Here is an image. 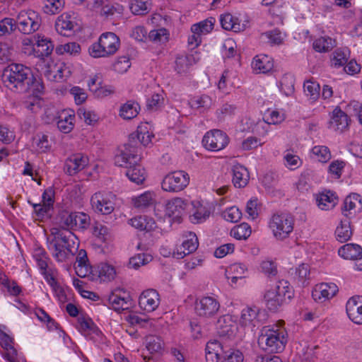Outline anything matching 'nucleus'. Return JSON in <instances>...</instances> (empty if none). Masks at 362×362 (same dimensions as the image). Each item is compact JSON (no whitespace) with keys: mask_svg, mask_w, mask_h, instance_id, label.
I'll use <instances>...</instances> for the list:
<instances>
[{"mask_svg":"<svg viewBox=\"0 0 362 362\" xmlns=\"http://www.w3.org/2000/svg\"><path fill=\"white\" fill-rule=\"evenodd\" d=\"M76 236L69 230L53 228L51 237L47 238V247L53 257L59 262H64L77 249Z\"/></svg>","mask_w":362,"mask_h":362,"instance_id":"nucleus-1","label":"nucleus"},{"mask_svg":"<svg viewBox=\"0 0 362 362\" xmlns=\"http://www.w3.org/2000/svg\"><path fill=\"white\" fill-rule=\"evenodd\" d=\"M3 80L12 91L26 93H28L29 83L33 80V71L25 65L13 63L4 69Z\"/></svg>","mask_w":362,"mask_h":362,"instance_id":"nucleus-2","label":"nucleus"},{"mask_svg":"<svg viewBox=\"0 0 362 362\" xmlns=\"http://www.w3.org/2000/svg\"><path fill=\"white\" fill-rule=\"evenodd\" d=\"M293 296L294 291L289 282L284 279L279 280L274 288L264 294L266 306L269 310L276 312Z\"/></svg>","mask_w":362,"mask_h":362,"instance_id":"nucleus-3","label":"nucleus"},{"mask_svg":"<svg viewBox=\"0 0 362 362\" xmlns=\"http://www.w3.org/2000/svg\"><path fill=\"white\" fill-rule=\"evenodd\" d=\"M258 345L261 349L268 353H280L287 343L284 332L279 329L264 327L258 337Z\"/></svg>","mask_w":362,"mask_h":362,"instance_id":"nucleus-4","label":"nucleus"},{"mask_svg":"<svg viewBox=\"0 0 362 362\" xmlns=\"http://www.w3.org/2000/svg\"><path fill=\"white\" fill-rule=\"evenodd\" d=\"M119 45V39L114 33H105L100 35L98 42L89 47L88 52L94 58L107 57L114 54Z\"/></svg>","mask_w":362,"mask_h":362,"instance_id":"nucleus-5","label":"nucleus"},{"mask_svg":"<svg viewBox=\"0 0 362 362\" xmlns=\"http://www.w3.org/2000/svg\"><path fill=\"white\" fill-rule=\"evenodd\" d=\"M294 217L289 214H275L269 220V227L275 238L284 240L293 232Z\"/></svg>","mask_w":362,"mask_h":362,"instance_id":"nucleus-6","label":"nucleus"},{"mask_svg":"<svg viewBox=\"0 0 362 362\" xmlns=\"http://www.w3.org/2000/svg\"><path fill=\"white\" fill-rule=\"evenodd\" d=\"M141 155L140 148L135 146L134 140H128L127 143L118 148L115 156V163L117 166L127 168L140 163Z\"/></svg>","mask_w":362,"mask_h":362,"instance_id":"nucleus-7","label":"nucleus"},{"mask_svg":"<svg viewBox=\"0 0 362 362\" xmlns=\"http://www.w3.org/2000/svg\"><path fill=\"white\" fill-rule=\"evenodd\" d=\"M189 183V176L183 170H177L166 175L163 179L161 187L164 191L178 192L182 191Z\"/></svg>","mask_w":362,"mask_h":362,"instance_id":"nucleus-8","label":"nucleus"},{"mask_svg":"<svg viewBox=\"0 0 362 362\" xmlns=\"http://www.w3.org/2000/svg\"><path fill=\"white\" fill-rule=\"evenodd\" d=\"M115 199L112 192H98L91 197L90 204L95 212L108 215L115 209Z\"/></svg>","mask_w":362,"mask_h":362,"instance_id":"nucleus-9","label":"nucleus"},{"mask_svg":"<svg viewBox=\"0 0 362 362\" xmlns=\"http://www.w3.org/2000/svg\"><path fill=\"white\" fill-rule=\"evenodd\" d=\"M16 22L20 32L29 35L39 29L41 19L36 12L30 10L27 12H21Z\"/></svg>","mask_w":362,"mask_h":362,"instance_id":"nucleus-10","label":"nucleus"},{"mask_svg":"<svg viewBox=\"0 0 362 362\" xmlns=\"http://www.w3.org/2000/svg\"><path fill=\"white\" fill-rule=\"evenodd\" d=\"M227 134L221 130L213 129L206 133L202 139L205 148L212 151L223 149L228 144Z\"/></svg>","mask_w":362,"mask_h":362,"instance_id":"nucleus-11","label":"nucleus"},{"mask_svg":"<svg viewBox=\"0 0 362 362\" xmlns=\"http://www.w3.org/2000/svg\"><path fill=\"white\" fill-rule=\"evenodd\" d=\"M220 303L217 299L211 296H204L195 301V313L203 318L214 317L220 310Z\"/></svg>","mask_w":362,"mask_h":362,"instance_id":"nucleus-12","label":"nucleus"},{"mask_svg":"<svg viewBox=\"0 0 362 362\" xmlns=\"http://www.w3.org/2000/svg\"><path fill=\"white\" fill-rule=\"evenodd\" d=\"M160 304V296L158 291L153 288L144 291L139 296V307L146 311H154Z\"/></svg>","mask_w":362,"mask_h":362,"instance_id":"nucleus-13","label":"nucleus"},{"mask_svg":"<svg viewBox=\"0 0 362 362\" xmlns=\"http://www.w3.org/2000/svg\"><path fill=\"white\" fill-rule=\"evenodd\" d=\"M346 310L349 318L354 323L362 325V296H356L349 298Z\"/></svg>","mask_w":362,"mask_h":362,"instance_id":"nucleus-14","label":"nucleus"},{"mask_svg":"<svg viewBox=\"0 0 362 362\" xmlns=\"http://www.w3.org/2000/svg\"><path fill=\"white\" fill-rule=\"evenodd\" d=\"M338 287L334 283H322L316 285L312 291V297L315 301L323 302L334 296Z\"/></svg>","mask_w":362,"mask_h":362,"instance_id":"nucleus-15","label":"nucleus"},{"mask_svg":"<svg viewBox=\"0 0 362 362\" xmlns=\"http://www.w3.org/2000/svg\"><path fill=\"white\" fill-rule=\"evenodd\" d=\"M88 165L87 157L81 154H74L68 158L64 163V170L69 175H74Z\"/></svg>","mask_w":362,"mask_h":362,"instance_id":"nucleus-16","label":"nucleus"},{"mask_svg":"<svg viewBox=\"0 0 362 362\" xmlns=\"http://www.w3.org/2000/svg\"><path fill=\"white\" fill-rule=\"evenodd\" d=\"M259 309L257 307H247L242 310L239 324L241 327L250 328L257 326L259 323Z\"/></svg>","mask_w":362,"mask_h":362,"instance_id":"nucleus-17","label":"nucleus"},{"mask_svg":"<svg viewBox=\"0 0 362 362\" xmlns=\"http://www.w3.org/2000/svg\"><path fill=\"white\" fill-rule=\"evenodd\" d=\"M216 329L220 337H230L233 336L235 325L232 316L229 315L221 316L216 322Z\"/></svg>","mask_w":362,"mask_h":362,"instance_id":"nucleus-18","label":"nucleus"},{"mask_svg":"<svg viewBox=\"0 0 362 362\" xmlns=\"http://www.w3.org/2000/svg\"><path fill=\"white\" fill-rule=\"evenodd\" d=\"M64 72L69 73L67 67L63 63L54 64L52 65L47 64L45 66V76L48 80L59 81L63 80L67 75H64Z\"/></svg>","mask_w":362,"mask_h":362,"instance_id":"nucleus-19","label":"nucleus"},{"mask_svg":"<svg viewBox=\"0 0 362 362\" xmlns=\"http://www.w3.org/2000/svg\"><path fill=\"white\" fill-rule=\"evenodd\" d=\"M350 119L348 115L341 110L336 108L329 122V126L336 131L343 132L349 126Z\"/></svg>","mask_w":362,"mask_h":362,"instance_id":"nucleus-20","label":"nucleus"},{"mask_svg":"<svg viewBox=\"0 0 362 362\" xmlns=\"http://www.w3.org/2000/svg\"><path fill=\"white\" fill-rule=\"evenodd\" d=\"M233 183L238 188L245 187L249 181V173L246 168L237 164L233 167Z\"/></svg>","mask_w":362,"mask_h":362,"instance_id":"nucleus-21","label":"nucleus"},{"mask_svg":"<svg viewBox=\"0 0 362 362\" xmlns=\"http://www.w3.org/2000/svg\"><path fill=\"white\" fill-rule=\"evenodd\" d=\"M317 206L322 210L332 209L338 202V197L334 193L327 191L319 194L316 197Z\"/></svg>","mask_w":362,"mask_h":362,"instance_id":"nucleus-22","label":"nucleus"},{"mask_svg":"<svg viewBox=\"0 0 362 362\" xmlns=\"http://www.w3.org/2000/svg\"><path fill=\"white\" fill-rule=\"evenodd\" d=\"M126 168V175L132 182H134L136 185H141L146 180V172L140 163Z\"/></svg>","mask_w":362,"mask_h":362,"instance_id":"nucleus-23","label":"nucleus"},{"mask_svg":"<svg viewBox=\"0 0 362 362\" xmlns=\"http://www.w3.org/2000/svg\"><path fill=\"white\" fill-rule=\"evenodd\" d=\"M108 301L112 308L117 312L127 310L132 304V299L129 295L127 294V296L121 297L115 292L111 293L109 296Z\"/></svg>","mask_w":362,"mask_h":362,"instance_id":"nucleus-24","label":"nucleus"},{"mask_svg":"<svg viewBox=\"0 0 362 362\" xmlns=\"http://www.w3.org/2000/svg\"><path fill=\"white\" fill-rule=\"evenodd\" d=\"M252 66L257 74H265L273 69L274 64L267 55H259L254 58Z\"/></svg>","mask_w":362,"mask_h":362,"instance_id":"nucleus-25","label":"nucleus"},{"mask_svg":"<svg viewBox=\"0 0 362 362\" xmlns=\"http://www.w3.org/2000/svg\"><path fill=\"white\" fill-rule=\"evenodd\" d=\"M74 118L75 115L74 114L63 110L59 114L57 122L58 129L63 133H69L74 128Z\"/></svg>","mask_w":362,"mask_h":362,"instance_id":"nucleus-26","label":"nucleus"},{"mask_svg":"<svg viewBox=\"0 0 362 362\" xmlns=\"http://www.w3.org/2000/svg\"><path fill=\"white\" fill-rule=\"evenodd\" d=\"M199 245L198 238L195 233H190L189 238L184 240L180 249L177 250V254L180 255V258L192 253L196 251Z\"/></svg>","mask_w":362,"mask_h":362,"instance_id":"nucleus-27","label":"nucleus"},{"mask_svg":"<svg viewBox=\"0 0 362 362\" xmlns=\"http://www.w3.org/2000/svg\"><path fill=\"white\" fill-rule=\"evenodd\" d=\"M220 21L222 28L226 30H232L237 33L244 29V25H241L238 19L233 16L230 13L221 15Z\"/></svg>","mask_w":362,"mask_h":362,"instance_id":"nucleus-28","label":"nucleus"},{"mask_svg":"<svg viewBox=\"0 0 362 362\" xmlns=\"http://www.w3.org/2000/svg\"><path fill=\"white\" fill-rule=\"evenodd\" d=\"M338 253L344 259L355 260L362 255V247L356 244H346L339 249Z\"/></svg>","mask_w":362,"mask_h":362,"instance_id":"nucleus-29","label":"nucleus"},{"mask_svg":"<svg viewBox=\"0 0 362 362\" xmlns=\"http://www.w3.org/2000/svg\"><path fill=\"white\" fill-rule=\"evenodd\" d=\"M186 202L182 198H175L166 204V214L169 216L178 217L186 207Z\"/></svg>","mask_w":362,"mask_h":362,"instance_id":"nucleus-30","label":"nucleus"},{"mask_svg":"<svg viewBox=\"0 0 362 362\" xmlns=\"http://www.w3.org/2000/svg\"><path fill=\"white\" fill-rule=\"evenodd\" d=\"M337 240L340 243L348 241L352 235V230L350 226V221L347 218L341 220L340 225L337 227L335 230Z\"/></svg>","mask_w":362,"mask_h":362,"instance_id":"nucleus-31","label":"nucleus"},{"mask_svg":"<svg viewBox=\"0 0 362 362\" xmlns=\"http://www.w3.org/2000/svg\"><path fill=\"white\" fill-rule=\"evenodd\" d=\"M36 47L34 48L35 52L40 57H47L52 54L54 45L53 42L44 36H38V39L36 42Z\"/></svg>","mask_w":362,"mask_h":362,"instance_id":"nucleus-32","label":"nucleus"},{"mask_svg":"<svg viewBox=\"0 0 362 362\" xmlns=\"http://www.w3.org/2000/svg\"><path fill=\"white\" fill-rule=\"evenodd\" d=\"M139 110L138 103L129 100L120 107L119 115L124 119H132L137 116Z\"/></svg>","mask_w":362,"mask_h":362,"instance_id":"nucleus-33","label":"nucleus"},{"mask_svg":"<svg viewBox=\"0 0 362 362\" xmlns=\"http://www.w3.org/2000/svg\"><path fill=\"white\" fill-rule=\"evenodd\" d=\"M362 208V202L361 196L358 194L354 193L347 196L344 202V206L342 207L343 213L344 211H351L354 210L360 211Z\"/></svg>","mask_w":362,"mask_h":362,"instance_id":"nucleus-34","label":"nucleus"},{"mask_svg":"<svg viewBox=\"0 0 362 362\" xmlns=\"http://www.w3.org/2000/svg\"><path fill=\"white\" fill-rule=\"evenodd\" d=\"M152 135L148 132H143L141 129L138 128L135 132L132 133L129 136L128 140H134L135 146L141 148V146H148L151 142Z\"/></svg>","mask_w":362,"mask_h":362,"instance_id":"nucleus-35","label":"nucleus"},{"mask_svg":"<svg viewBox=\"0 0 362 362\" xmlns=\"http://www.w3.org/2000/svg\"><path fill=\"white\" fill-rule=\"evenodd\" d=\"M67 16L64 17L62 15L58 18L55 23L56 30L59 34L63 36H69L74 30V23L71 21L66 19Z\"/></svg>","mask_w":362,"mask_h":362,"instance_id":"nucleus-36","label":"nucleus"},{"mask_svg":"<svg viewBox=\"0 0 362 362\" xmlns=\"http://www.w3.org/2000/svg\"><path fill=\"white\" fill-rule=\"evenodd\" d=\"M151 0H132L130 10L134 15H144L151 9Z\"/></svg>","mask_w":362,"mask_h":362,"instance_id":"nucleus-37","label":"nucleus"},{"mask_svg":"<svg viewBox=\"0 0 362 362\" xmlns=\"http://www.w3.org/2000/svg\"><path fill=\"white\" fill-rule=\"evenodd\" d=\"M124 11L123 6L119 4H106L101 8V15L106 17L119 18L122 17Z\"/></svg>","mask_w":362,"mask_h":362,"instance_id":"nucleus-38","label":"nucleus"},{"mask_svg":"<svg viewBox=\"0 0 362 362\" xmlns=\"http://www.w3.org/2000/svg\"><path fill=\"white\" fill-rule=\"evenodd\" d=\"M194 62L192 55H182L176 58L175 69L178 74L186 73Z\"/></svg>","mask_w":362,"mask_h":362,"instance_id":"nucleus-39","label":"nucleus"},{"mask_svg":"<svg viewBox=\"0 0 362 362\" xmlns=\"http://www.w3.org/2000/svg\"><path fill=\"white\" fill-rule=\"evenodd\" d=\"M294 76L291 74H284L280 81V89L286 96H291L294 93Z\"/></svg>","mask_w":362,"mask_h":362,"instance_id":"nucleus-40","label":"nucleus"},{"mask_svg":"<svg viewBox=\"0 0 362 362\" xmlns=\"http://www.w3.org/2000/svg\"><path fill=\"white\" fill-rule=\"evenodd\" d=\"M29 83L28 93L32 92L33 96H41L45 93V86L42 79L33 73V80Z\"/></svg>","mask_w":362,"mask_h":362,"instance_id":"nucleus-41","label":"nucleus"},{"mask_svg":"<svg viewBox=\"0 0 362 362\" xmlns=\"http://www.w3.org/2000/svg\"><path fill=\"white\" fill-rule=\"evenodd\" d=\"M230 235L237 240H246L251 235L250 226L246 223H240L231 230Z\"/></svg>","mask_w":362,"mask_h":362,"instance_id":"nucleus-42","label":"nucleus"},{"mask_svg":"<svg viewBox=\"0 0 362 362\" xmlns=\"http://www.w3.org/2000/svg\"><path fill=\"white\" fill-rule=\"evenodd\" d=\"M116 271L108 264H101L98 269V278L101 281H110L115 279Z\"/></svg>","mask_w":362,"mask_h":362,"instance_id":"nucleus-43","label":"nucleus"},{"mask_svg":"<svg viewBox=\"0 0 362 362\" xmlns=\"http://www.w3.org/2000/svg\"><path fill=\"white\" fill-rule=\"evenodd\" d=\"M334 47V42L329 37H321L313 42V49L318 52H327Z\"/></svg>","mask_w":362,"mask_h":362,"instance_id":"nucleus-44","label":"nucleus"},{"mask_svg":"<svg viewBox=\"0 0 362 362\" xmlns=\"http://www.w3.org/2000/svg\"><path fill=\"white\" fill-rule=\"evenodd\" d=\"M74 214L68 211L60 213L57 217L58 223L62 228L59 230H71L74 229Z\"/></svg>","mask_w":362,"mask_h":362,"instance_id":"nucleus-45","label":"nucleus"},{"mask_svg":"<svg viewBox=\"0 0 362 362\" xmlns=\"http://www.w3.org/2000/svg\"><path fill=\"white\" fill-rule=\"evenodd\" d=\"M189 103L194 108L208 110L213 105V100L209 95H202L191 99Z\"/></svg>","mask_w":362,"mask_h":362,"instance_id":"nucleus-46","label":"nucleus"},{"mask_svg":"<svg viewBox=\"0 0 362 362\" xmlns=\"http://www.w3.org/2000/svg\"><path fill=\"white\" fill-rule=\"evenodd\" d=\"M153 194L150 192H146L140 196L132 199L134 206L138 209L149 206L153 204Z\"/></svg>","mask_w":362,"mask_h":362,"instance_id":"nucleus-47","label":"nucleus"},{"mask_svg":"<svg viewBox=\"0 0 362 362\" xmlns=\"http://www.w3.org/2000/svg\"><path fill=\"white\" fill-rule=\"evenodd\" d=\"M55 50L58 54L67 53L71 55H76L80 53L81 46L76 42H68L57 46Z\"/></svg>","mask_w":362,"mask_h":362,"instance_id":"nucleus-48","label":"nucleus"},{"mask_svg":"<svg viewBox=\"0 0 362 362\" xmlns=\"http://www.w3.org/2000/svg\"><path fill=\"white\" fill-rule=\"evenodd\" d=\"M63 5L62 0H45L43 11L47 14H56L62 10Z\"/></svg>","mask_w":362,"mask_h":362,"instance_id":"nucleus-49","label":"nucleus"},{"mask_svg":"<svg viewBox=\"0 0 362 362\" xmlns=\"http://www.w3.org/2000/svg\"><path fill=\"white\" fill-rule=\"evenodd\" d=\"M90 217L87 214L81 212L74 214V229L78 228L85 230L90 225Z\"/></svg>","mask_w":362,"mask_h":362,"instance_id":"nucleus-50","label":"nucleus"},{"mask_svg":"<svg viewBox=\"0 0 362 362\" xmlns=\"http://www.w3.org/2000/svg\"><path fill=\"white\" fill-rule=\"evenodd\" d=\"M312 153L322 163H327L331 158L329 149L325 146H315L312 148Z\"/></svg>","mask_w":362,"mask_h":362,"instance_id":"nucleus-51","label":"nucleus"},{"mask_svg":"<svg viewBox=\"0 0 362 362\" xmlns=\"http://www.w3.org/2000/svg\"><path fill=\"white\" fill-rule=\"evenodd\" d=\"M247 270V267L243 263H235L231 264L226 270V278L229 279V275L233 274L240 279L244 277L243 274Z\"/></svg>","mask_w":362,"mask_h":362,"instance_id":"nucleus-52","label":"nucleus"},{"mask_svg":"<svg viewBox=\"0 0 362 362\" xmlns=\"http://www.w3.org/2000/svg\"><path fill=\"white\" fill-rule=\"evenodd\" d=\"M146 349L151 352H158L163 348V342L160 337L151 335L146 337Z\"/></svg>","mask_w":362,"mask_h":362,"instance_id":"nucleus-53","label":"nucleus"},{"mask_svg":"<svg viewBox=\"0 0 362 362\" xmlns=\"http://www.w3.org/2000/svg\"><path fill=\"white\" fill-rule=\"evenodd\" d=\"M16 28V22L13 18H5L0 21V35L10 34Z\"/></svg>","mask_w":362,"mask_h":362,"instance_id":"nucleus-54","label":"nucleus"},{"mask_svg":"<svg viewBox=\"0 0 362 362\" xmlns=\"http://www.w3.org/2000/svg\"><path fill=\"white\" fill-rule=\"evenodd\" d=\"M88 260L86 250H80L76 257V263L77 265L75 268L76 269L77 274L81 277L85 276L86 275V274H82L81 272H82V269L83 267L86 268L88 266Z\"/></svg>","mask_w":362,"mask_h":362,"instance_id":"nucleus-55","label":"nucleus"},{"mask_svg":"<svg viewBox=\"0 0 362 362\" xmlns=\"http://www.w3.org/2000/svg\"><path fill=\"white\" fill-rule=\"evenodd\" d=\"M131 66L129 58L127 56H122L117 58L113 64V69L119 74L125 73Z\"/></svg>","mask_w":362,"mask_h":362,"instance_id":"nucleus-56","label":"nucleus"},{"mask_svg":"<svg viewBox=\"0 0 362 362\" xmlns=\"http://www.w3.org/2000/svg\"><path fill=\"white\" fill-rule=\"evenodd\" d=\"M151 257L148 255L146 254H138L130 258L129 261V265L130 267L134 269H138L141 265L147 264Z\"/></svg>","mask_w":362,"mask_h":362,"instance_id":"nucleus-57","label":"nucleus"},{"mask_svg":"<svg viewBox=\"0 0 362 362\" xmlns=\"http://www.w3.org/2000/svg\"><path fill=\"white\" fill-rule=\"evenodd\" d=\"M77 115L81 119L88 124H93L98 119V115L91 111H88L83 107H80L77 111Z\"/></svg>","mask_w":362,"mask_h":362,"instance_id":"nucleus-58","label":"nucleus"},{"mask_svg":"<svg viewBox=\"0 0 362 362\" xmlns=\"http://www.w3.org/2000/svg\"><path fill=\"white\" fill-rule=\"evenodd\" d=\"M304 91L311 100H315L320 95V86L315 82L308 81L304 84Z\"/></svg>","mask_w":362,"mask_h":362,"instance_id":"nucleus-59","label":"nucleus"},{"mask_svg":"<svg viewBox=\"0 0 362 362\" xmlns=\"http://www.w3.org/2000/svg\"><path fill=\"white\" fill-rule=\"evenodd\" d=\"M163 100L164 98L161 94L155 93L147 100L146 107L148 110L156 111L163 105Z\"/></svg>","mask_w":362,"mask_h":362,"instance_id":"nucleus-60","label":"nucleus"},{"mask_svg":"<svg viewBox=\"0 0 362 362\" xmlns=\"http://www.w3.org/2000/svg\"><path fill=\"white\" fill-rule=\"evenodd\" d=\"M236 107L234 105L225 103L221 108L216 110V115L219 120H223L225 117L234 114Z\"/></svg>","mask_w":362,"mask_h":362,"instance_id":"nucleus-61","label":"nucleus"},{"mask_svg":"<svg viewBox=\"0 0 362 362\" xmlns=\"http://www.w3.org/2000/svg\"><path fill=\"white\" fill-rule=\"evenodd\" d=\"M42 98L40 96H33L30 100H26L23 105L26 109L33 112H38L42 107Z\"/></svg>","mask_w":362,"mask_h":362,"instance_id":"nucleus-62","label":"nucleus"},{"mask_svg":"<svg viewBox=\"0 0 362 362\" xmlns=\"http://www.w3.org/2000/svg\"><path fill=\"white\" fill-rule=\"evenodd\" d=\"M242 216L240 211L236 206H232L224 212V218L232 223L238 222Z\"/></svg>","mask_w":362,"mask_h":362,"instance_id":"nucleus-63","label":"nucleus"},{"mask_svg":"<svg viewBox=\"0 0 362 362\" xmlns=\"http://www.w3.org/2000/svg\"><path fill=\"white\" fill-rule=\"evenodd\" d=\"M223 357L226 362H243V354L238 350H228L224 352Z\"/></svg>","mask_w":362,"mask_h":362,"instance_id":"nucleus-64","label":"nucleus"}]
</instances>
